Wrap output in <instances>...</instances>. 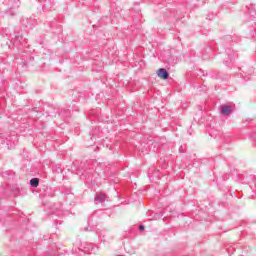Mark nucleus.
Returning a JSON list of instances; mask_svg holds the SVG:
<instances>
[{
  "label": "nucleus",
  "instance_id": "7ed1b4c3",
  "mask_svg": "<svg viewBox=\"0 0 256 256\" xmlns=\"http://www.w3.org/2000/svg\"><path fill=\"white\" fill-rule=\"evenodd\" d=\"M30 185H31V187H39V179L38 178L31 179Z\"/></svg>",
  "mask_w": 256,
  "mask_h": 256
},
{
  "label": "nucleus",
  "instance_id": "f257e3e1",
  "mask_svg": "<svg viewBox=\"0 0 256 256\" xmlns=\"http://www.w3.org/2000/svg\"><path fill=\"white\" fill-rule=\"evenodd\" d=\"M157 75L159 77V79H169V73L167 72V70L165 68H160L157 70Z\"/></svg>",
  "mask_w": 256,
  "mask_h": 256
},
{
  "label": "nucleus",
  "instance_id": "f03ea898",
  "mask_svg": "<svg viewBox=\"0 0 256 256\" xmlns=\"http://www.w3.org/2000/svg\"><path fill=\"white\" fill-rule=\"evenodd\" d=\"M220 112L222 113V115H231L232 113L231 106H227V105L221 106Z\"/></svg>",
  "mask_w": 256,
  "mask_h": 256
},
{
  "label": "nucleus",
  "instance_id": "20e7f679",
  "mask_svg": "<svg viewBox=\"0 0 256 256\" xmlns=\"http://www.w3.org/2000/svg\"><path fill=\"white\" fill-rule=\"evenodd\" d=\"M139 229H140V231H143V230H145V226H140Z\"/></svg>",
  "mask_w": 256,
  "mask_h": 256
}]
</instances>
